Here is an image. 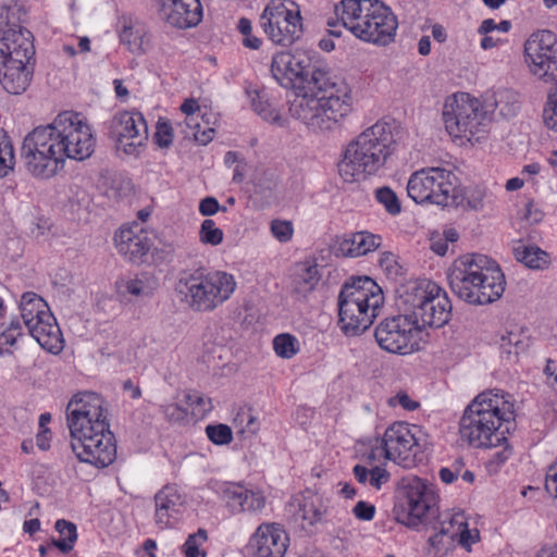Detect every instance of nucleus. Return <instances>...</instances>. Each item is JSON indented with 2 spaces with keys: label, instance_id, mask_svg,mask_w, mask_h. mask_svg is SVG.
I'll return each mask as SVG.
<instances>
[{
  "label": "nucleus",
  "instance_id": "nucleus-29",
  "mask_svg": "<svg viewBox=\"0 0 557 557\" xmlns=\"http://www.w3.org/2000/svg\"><path fill=\"white\" fill-rule=\"evenodd\" d=\"M27 329L36 342L47 351L58 354L63 349L62 333L51 312H44V317L38 318Z\"/></svg>",
  "mask_w": 557,
  "mask_h": 557
},
{
  "label": "nucleus",
  "instance_id": "nucleus-39",
  "mask_svg": "<svg viewBox=\"0 0 557 557\" xmlns=\"http://www.w3.org/2000/svg\"><path fill=\"white\" fill-rule=\"evenodd\" d=\"M498 345L502 354L509 360L525 350L528 338L521 332L508 331L500 335Z\"/></svg>",
  "mask_w": 557,
  "mask_h": 557
},
{
  "label": "nucleus",
  "instance_id": "nucleus-36",
  "mask_svg": "<svg viewBox=\"0 0 557 557\" xmlns=\"http://www.w3.org/2000/svg\"><path fill=\"white\" fill-rule=\"evenodd\" d=\"M515 258L525 267L534 270L547 268L550 262L549 255L537 246L519 243L513 247Z\"/></svg>",
  "mask_w": 557,
  "mask_h": 557
},
{
  "label": "nucleus",
  "instance_id": "nucleus-33",
  "mask_svg": "<svg viewBox=\"0 0 557 557\" xmlns=\"http://www.w3.org/2000/svg\"><path fill=\"white\" fill-rule=\"evenodd\" d=\"M181 110L186 114L185 124L186 127L189 128V132H186L185 136H193L194 139L201 145H207L208 143H210L213 138L214 131L210 127L202 131L200 129L198 123V112L200 110V107L198 102L195 99H186L182 103Z\"/></svg>",
  "mask_w": 557,
  "mask_h": 557
},
{
  "label": "nucleus",
  "instance_id": "nucleus-64",
  "mask_svg": "<svg viewBox=\"0 0 557 557\" xmlns=\"http://www.w3.org/2000/svg\"><path fill=\"white\" fill-rule=\"evenodd\" d=\"M535 557H557V543L543 546Z\"/></svg>",
  "mask_w": 557,
  "mask_h": 557
},
{
  "label": "nucleus",
  "instance_id": "nucleus-22",
  "mask_svg": "<svg viewBox=\"0 0 557 557\" xmlns=\"http://www.w3.org/2000/svg\"><path fill=\"white\" fill-rule=\"evenodd\" d=\"M416 430V425L405 422H395L385 430L382 441L386 447L388 460L404 466L412 460L418 446Z\"/></svg>",
  "mask_w": 557,
  "mask_h": 557
},
{
  "label": "nucleus",
  "instance_id": "nucleus-40",
  "mask_svg": "<svg viewBox=\"0 0 557 557\" xmlns=\"http://www.w3.org/2000/svg\"><path fill=\"white\" fill-rule=\"evenodd\" d=\"M451 522L453 529H455L456 541L458 544L470 550L472 544L480 540V533L476 529L470 530L463 515L457 513L448 517Z\"/></svg>",
  "mask_w": 557,
  "mask_h": 557
},
{
  "label": "nucleus",
  "instance_id": "nucleus-18",
  "mask_svg": "<svg viewBox=\"0 0 557 557\" xmlns=\"http://www.w3.org/2000/svg\"><path fill=\"white\" fill-rule=\"evenodd\" d=\"M110 135L115 139L117 149L136 156L148 140V126L140 112L122 111L113 116Z\"/></svg>",
  "mask_w": 557,
  "mask_h": 557
},
{
  "label": "nucleus",
  "instance_id": "nucleus-63",
  "mask_svg": "<svg viewBox=\"0 0 557 557\" xmlns=\"http://www.w3.org/2000/svg\"><path fill=\"white\" fill-rule=\"evenodd\" d=\"M51 432L49 429H42L36 436V445L41 450H47L50 447Z\"/></svg>",
  "mask_w": 557,
  "mask_h": 557
},
{
  "label": "nucleus",
  "instance_id": "nucleus-49",
  "mask_svg": "<svg viewBox=\"0 0 557 557\" xmlns=\"http://www.w3.org/2000/svg\"><path fill=\"white\" fill-rule=\"evenodd\" d=\"M272 235L281 243H287L293 238L294 226L290 221L275 219L270 225Z\"/></svg>",
  "mask_w": 557,
  "mask_h": 557
},
{
  "label": "nucleus",
  "instance_id": "nucleus-56",
  "mask_svg": "<svg viewBox=\"0 0 557 557\" xmlns=\"http://www.w3.org/2000/svg\"><path fill=\"white\" fill-rule=\"evenodd\" d=\"M388 403L391 406L399 405L404 409L409 410V411H412L419 407V404L417 401L412 400L409 397V395L405 392L397 393L396 396L392 397Z\"/></svg>",
  "mask_w": 557,
  "mask_h": 557
},
{
  "label": "nucleus",
  "instance_id": "nucleus-42",
  "mask_svg": "<svg viewBox=\"0 0 557 557\" xmlns=\"http://www.w3.org/2000/svg\"><path fill=\"white\" fill-rule=\"evenodd\" d=\"M273 349L283 359H290L299 351L298 339L288 333H282L274 337Z\"/></svg>",
  "mask_w": 557,
  "mask_h": 557
},
{
  "label": "nucleus",
  "instance_id": "nucleus-23",
  "mask_svg": "<svg viewBox=\"0 0 557 557\" xmlns=\"http://www.w3.org/2000/svg\"><path fill=\"white\" fill-rule=\"evenodd\" d=\"M367 26L360 40L377 46H387L394 41L398 21L393 11L382 1L375 0Z\"/></svg>",
  "mask_w": 557,
  "mask_h": 557
},
{
  "label": "nucleus",
  "instance_id": "nucleus-28",
  "mask_svg": "<svg viewBox=\"0 0 557 557\" xmlns=\"http://www.w3.org/2000/svg\"><path fill=\"white\" fill-rule=\"evenodd\" d=\"M287 536L274 525H260L251 539V546L257 557H283Z\"/></svg>",
  "mask_w": 557,
  "mask_h": 557
},
{
  "label": "nucleus",
  "instance_id": "nucleus-38",
  "mask_svg": "<svg viewBox=\"0 0 557 557\" xmlns=\"http://www.w3.org/2000/svg\"><path fill=\"white\" fill-rule=\"evenodd\" d=\"M246 94L250 99V104L253 111L260 115L264 121H268L272 124H276L278 126H284L286 124V120L282 117L280 112L273 108L268 100H264L263 97L257 89H246Z\"/></svg>",
  "mask_w": 557,
  "mask_h": 557
},
{
  "label": "nucleus",
  "instance_id": "nucleus-41",
  "mask_svg": "<svg viewBox=\"0 0 557 557\" xmlns=\"http://www.w3.org/2000/svg\"><path fill=\"white\" fill-rule=\"evenodd\" d=\"M15 154L10 137L0 133V178L8 176L14 169Z\"/></svg>",
  "mask_w": 557,
  "mask_h": 557
},
{
  "label": "nucleus",
  "instance_id": "nucleus-45",
  "mask_svg": "<svg viewBox=\"0 0 557 557\" xmlns=\"http://www.w3.org/2000/svg\"><path fill=\"white\" fill-rule=\"evenodd\" d=\"M375 199L392 215L398 214L401 210L397 195L387 186L380 187L375 190Z\"/></svg>",
  "mask_w": 557,
  "mask_h": 557
},
{
  "label": "nucleus",
  "instance_id": "nucleus-37",
  "mask_svg": "<svg viewBox=\"0 0 557 557\" xmlns=\"http://www.w3.org/2000/svg\"><path fill=\"white\" fill-rule=\"evenodd\" d=\"M21 317L26 327L32 325L44 312H50L46 301L35 293H25L20 302Z\"/></svg>",
  "mask_w": 557,
  "mask_h": 557
},
{
  "label": "nucleus",
  "instance_id": "nucleus-32",
  "mask_svg": "<svg viewBox=\"0 0 557 557\" xmlns=\"http://www.w3.org/2000/svg\"><path fill=\"white\" fill-rule=\"evenodd\" d=\"M320 282L317 265H304L296 269L290 281V293L297 299H305Z\"/></svg>",
  "mask_w": 557,
  "mask_h": 557
},
{
  "label": "nucleus",
  "instance_id": "nucleus-55",
  "mask_svg": "<svg viewBox=\"0 0 557 557\" xmlns=\"http://www.w3.org/2000/svg\"><path fill=\"white\" fill-rule=\"evenodd\" d=\"M352 512L357 519L370 521L374 518L375 507L374 505L360 500L354 507Z\"/></svg>",
  "mask_w": 557,
  "mask_h": 557
},
{
  "label": "nucleus",
  "instance_id": "nucleus-50",
  "mask_svg": "<svg viewBox=\"0 0 557 557\" xmlns=\"http://www.w3.org/2000/svg\"><path fill=\"white\" fill-rule=\"evenodd\" d=\"M120 39L123 45L132 52L141 51L143 37L138 30H135L133 26H124L120 34Z\"/></svg>",
  "mask_w": 557,
  "mask_h": 557
},
{
  "label": "nucleus",
  "instance_id": "nucleus-12",
  "mask_svg": "<svg viewBox=\"0 0 557 557\" xmlns=\"http://www.w3.org/2000/svg\"><path fill=\"white\" fill-rule=\"evenodd\" d=\"M259 25L273 45L284 48L304 34L300 7L293 0H271L260 14Z\"/></svg>",
  "mask_w": 557,
  "mask_h": 557
},
{
  "label": "nucleus",
  "instance_id": "nucleus-10",
  "mask_svg": "<svg viewBox=\"0 0 557 557\" xmlns=\"http://www.w3.org/2000/svg\"><path fill=\"white\" fill-rule=\"evenodd\" d=\"M397 522L409 527H429L438 517L437 495L432 484L410 478L398 490L393 509Z\"/></svg>",
  "mask_w": 557,
  "mask_h": 557
},
{
  "label": "nucleus",
  "instance_id": "nucleus-47",
  "mask_svg": "<svg viewBox=\"0 0 557 557\" xmlns=\"http://www.w3.org/2000/svg\"><path fill=\"white\" fill-rule=\"evenodd\" d=\"M206 434L215 445H226L233 440L232 430L226 424L208 425L206 428Z\"/></svg>",
  "mask_w": 557,
  "mask_h": 557
},
{
  "label": "nucleus",
  "instance_id": "nucleus-34",
  "mask_svg": "<svg viewBox=\"0 0 557 557\" xmlns=\"http://www.w3.org/2000/svg\"><path fill=\"white\" fill-rule=\"evenodd\" d=\"M325 506L322 499L313 494L304 496L295 512V519L301 521V527L313 525L322 519L325 513Z\"/></svg>",
  "mask_w": 557,
  "mask_h": 557
},
{
  "label": "nucleus",
  "instance_id": "nucleus-44",
  "mask_svg": "<svg viewBox=\"0 0 557 557\" xmlns=\"http://www.w3.org/2000/svg\"><path fill=\"white\" fill-rule=\"evenodd\" d=\"M184 401L187 406L193 408V413L195 416H203L207 412L211 411L213 408L211 399L196 391H189L185 393Z\"/></svg>",
  "mask_w": 557,
  "mask_h": 557
},
{
  "label": "nucleus",
  "instance_id": "nucleus-13",
  "mask_svg": "<svg viewBox=\"0 0 557 557\" xmlns=\"http://www.w3.org/2000/svg\"><path fill=\"white\" fill-rule=\"evenodd\" d=\"M71 447L76 457L97 468H106L116 458V445L109 422L70 431Z\"/></svg>",
  "mask_w": 557,
  "mask_h": 557
},
{
  "label": "nucleus",
  "instance_id": "nucleus-25",
  "mask_svg": "<svg viewBox=\"0 0 557 557\" xmlns=\"http://www.w3.org/2000/svg\"><path fill=\"white\" fill-rule=\"evenodd\" d=\"M222 497L234 513H257L265 506V496L259 490L248 488L240 483H226L222 487Z\"/></svg>",
  "mask_w": 557,
  "mask_h": 557
},
{
  "label": "nucleus",
  "instance_id": "nucleus-59",
  "mask_svg": "<svg viewBox=\"0 0 557 557\" xmlns=\"http://www.w3.org/2000/svg\"><path fill=\"white\" fill-rule=\"evenodd\" d=\"M18 331H20L18 322H16V323L12 322L11 326L7 331H4L0 334V346L14 345L16 342V337L20 335Z\"/></svg>",
  "mask_w": 557,
  "mask_h": 557
},
{
  "label": "nucleus",
  "instance_id": "nucleus-60",
  "mask_svg": "<svg viewBox=\"0 0 557 557\" xmlns=\"http://www.w3.org/2000/svg\"><path fill=\"white\" fill-rule=\"evenodd\" d=\"M51 544L60 549L63 554L70 553L75 544L73 529L67 532V539L52 540Z\"/></svg>",
  "mask_w": 557,
  "mask_h": 557
},
{
  "label": "nucleus",
  "instance_id": "nucleus-8",
  "mask_svg": "<svg viewBox=\"0 0 557 557\" xmlns=\"http://www.w3.org/2000/svg\"><path fill=\"white\" fill-rule=\"evenodd\" d=\"M400 300L405 311L418 322L420 333L426 327L440 329L450 320L451 302L446 292L432 281L407 283Z\"/></svg>",
  "mask_w": 557,
  "mask_h": 557
},
{
  "label": "nucleus",
  "instance_id": "nucleus-14",
  "mask_svg": "<svg viewBox=\"0 0 557 557\" xmlns=\"http://www.w3.org/2000/svg\"><path fill=\"white\" fill-rule=\"evenodd\" d=\"M456 176L444 168H428L411 174L408 196L417 203L447 206L455 190Z\"/></svg>",
  "mask_w": 557,
  "mask_h": 557
},
{
  "label": "nucleus",
  "instance_id": "nucleus-9",
  "mask_svg": "<svg viewBox=\"0 0 557 557\" xmlns=\"http://www.w3.org/2000/svg\"><path fill=\"white\" fill-rule=\"evenodd\" d=\"M39 127L49 135L62 162L65 158L85 160L95 150L96 139L91 128L78 113L64 111L52 123Z\"/></svg>",
  "mask_w": 557,
  "mask_h": 557
},
{
  "label": "nucleus",
  "instance_id": "nucleus-11",
  "mask_svg": "<svg viewBox=\"0 0 557 557\" xmlns=\"http://www.w3.org/2000/svg\"><path fill=\"white\" fill-rule=\"evenodd\" d=\"M490 121L481 101L469 94H457L445 101L443 122L447 133L455 138L479 140L487 132Z\"/></svg>",
  "mask_w": 557,
  "mask_h": 557
},
{
  "label": "nucleus",
  "instance_id": "nucleus-48",
  "mask_svg": "<svg viewBox=\"0 0 557 557\" xmlns=\"http://www.w3.org/2000/svg\"><path fill=\"white\" fill-rule=\"evenodd\" d=\"M207 531L199 529L195 534H190L184 544L185 557H198L200 555L199 547L207 541ZM206 555L205 552L201 553Z\"/></svg>",
  "mask_w": 557,
  "mask_h": 557
},
{
  "label": "nucleus",
  "instance_id": "nucleus-17",
  "mask_svg": "<svg viewBox=\"0 0 557 557\" xmlns=\"http://www.w3.org/2000/svg\"><path fill=\"white\" fill-rule=\"evenodd\" d=\"M48 136L40 127H36L23 141L22 158L27 172L35 177L54 176L62 163Z\"/></svg>",
  "mask_w": 557,
  "mask_h": 557
},
{
  "label": "nucleus",
  "instance_id": "nucleus-2",
  "mask_svg": "<svg viewBox=\"0 0 557 557\" xmlns=\"http://www.w3.org/2000/svg\"><path fill=\"white\" fill-rule=\"evenodd\" d=\"M513 404L500 391L479 394L466 408L459 423L463 442L475 448L497 447L515 422Z\"/></svg>",
  "mask_w": 557,
  "mask_h": 557
},
{
  "label": "nucleus",
  "instance_id": "nucleus-15",
  "mask_svg": "<svg viewBox=\"0 0 557 557\" xmlns=\"http://www.w3.org/2000/svg\"><path fill=\"white\" fill-rule=\"evenodd\" d=\"M407 311L383 320L375 329L379 346L392 354L407 355L418 349L420 331Z\"/></svg>",
  "mask_w": 557,
  "mask_h": 557
},
{
  "label": "nucleus",
  "instance_id": "nucleus-51",
  "mask_svg": "<svg viewBox=\"0 0 557 557\" xmlns=\"http://www.w3.org/2000/svg\"><path fill=\"white\" fill-rule=\"evenodd\" d=\"M161 409L165 419L173 423L184 422L188 416L187 410L175 403L164 405Z\"/></svg>",
  "mask_w": 557,
  "mask_h": 557
},
{
  "label": "nucleus",
  "instance_id": "nucleus-7",
  "mask_svg": "<svg viewBox=\"0 0 557 557\" xmlns=\"http://www.w3.org/2000/svg\"><path fill=\"white\" fill-rule=\"evenodd\" d=\"M235 288L236 281L232 274L207 272L205 269L184 272L176 286L188 308L195 312H212L231 298Z\"/></svg>",
  "mask_w": 557,
  "mask_h": 557
},
{
  "label": "nucleus",
  "instance_id": "nucleus-4",
  "mask_svg": "<svg viewBox=\"0 0 557 557\" xmlns=\"http://www.w3.org/2000/svg\"><path fill=\"white\" fill-rule=\"evenodd\" d=\"M395 149L392 125L379 121L347 145L338 174L346 183L364 181L385 165Z\"/></svg>",
  "mask_w": 557,
  "mask_h": 557
},
{
  "label": "nucleus",
  "instance_id": "nucleus-16",
  "mask_svg": "<svg viewBox=\"0 0 557 557\" xmlns=\"http://www.w3.org/2000/svg\"><path fill=\"white\" fill-rule=\"evenodd\" d=\"M529 71L539 79L557 84V39L550 30L532 34L524 42Z\"/></svg>",
  "mask_w": 557,
  "mask_h": 557
},
{
  "label": "nucleus",
  "instance_id": "nucleus-53",
  "mask_svg": "<svg viewBox=\"0 0 557 557\" xmlns=\"http://www.w3.org/2000/svg\"><path fill=\"white\" fill-rule=\"evenodd\" d=\"M485 191L481 188L469 189L466 194L468 207L472 210H482L484 207Z\"/></svg>",
  "mask_w": 557,
  "mask_h": 557
},
{
  "label": "nucleus",
  "instance_id": "nucleus-54",
  "mask_svg": "<svg viewBox=\"0 0 557 557\" xmlns=\"http://www.w3.org/2000/svg\"><path fill=\"white\" fill-rule=\"evenodd\" d=\"M156 140L159 147L166 148L172 144V127L168 123H159L156 132Z\"/></svg>",
  "mask_w": 557,
  "mask_h": 557
},
{
  "label": "nucleus",
  "instance_id": "nucleus-61",
  "mask_svg": "<svg viewBox=\"0 0 557 557\" xmlns=\"http://www.w3.org/2000/svg\"><path fill=\"white\" fill-rule=\"evenodd\" d=\"M54 528L62 539H67V532H70V530L73 529L75 541L77 540L76 525L73 522L66 521L64 519H59L55 522Z\"/></svg>",
  "mask_w": 557,
  "mask_h": 557
},
{
  "label": "nucleus",
  "instance_id": "nucleus-20",
  "mask_svg": "<svg viewBox=\"0 0 557 557\" xmlns=\"http://www.w3.org/2000/svg\"><path fill=\"white\" fill-rule=\"evenodd\" d=\"M386 453L382 438H375L360 456L363 465H356L352 469L356 480L361 484L368 482L375 490L386 484L391 479V474L382 466L384 460H388Z\"/></svg>",
  "mask_w": 557,
  "mask_h": 557
},
{
  "label": "nucleus",
  "instance_id": "nucleus-46",
  "mask_svg": "<svg viewBox=\"0 0 557 557\" xmlns=\"http://www.w3.org/2000/svg\"><path fill=\"white\" fill-rule=\"evenodd\" d=\"M199 239L202 244L216 246L223 242V231L211 219H206L200 226Z\"/></svg>",
  "mask_w": 557,
  "mask_h": 557
},
{
  "label": "nucleus",
  "instance_id": "nucleus-62",
  "mask_svg": "<svg viewBox=\"0 0 557 557\" xmlns=\"http://www.w3.org/2000/svg\"><path fill=\"white\" fill-rule=\"evenodd\" d=\"M543 216L544 214L542 211L533 209L531 205H528L523 215V220H525L530 224H536L540 221H542Z\"/></svg>",
  "mask_w": 557,
  "mask_h": 557
},
{
  "label": "nucleus",
  "instance_id": "nucleus-58",
  "mask_svg": "<svg viewBox=\"0 0 557 557\" xmlns=\"http://www.w3.org/2000/svg\"><path fill=\"white\" fill-rule=\"evenodd\" d=\"M219 210H221V207L214 197H206L199 203V212L205 216L213 215Z\"/></svg>",
  "mask_w": 557,
  "mask_h": 557
},
{
  "label": "nucleus",
  "instance_id": "nucleus-35",
  "mask_svg": "<svg viewBox=\"0 0 557 557\" xmlns=\"http://www.w3.org/2000/svg\"><path fill=\"white\" fill-rule=\"evenodd\" d=\"M121 293L128 294L135 298H145L153 295L158 282L153 275L144 273L134 278L122 280L117 283Z\"/></svg>",
  "mask_w": 557,
  "mask_h": 557
},
{
  "label": "nucleus",
  "instance_id": "nucleus-30",
  "mask_svg": "<svg viewBox=\"0 0 557 557\" xmlns=\"http://www.w3.org/2000/svg\"><path fill=\"white\" fill-rule=\"evenodd\" d=\"M434 534L428 539V554L432 557H446L456 545V533L449 519L432 523Z\"/></svg>",
  "mask_w": 557,
  "mask_h": 557
},
{
  "label": "nucleus",
  "instance_id": "nucleus-24",
  "mask_svg": "<svg viewBox=\"0 0 557 557\" xmlns=\"http://www.w3.org/2000/svg\"><path fill=\"white\" fill-rule=\"evenodd\" d=\"M375 0H342L335 5L336 20H329L327 25H343L354 36L360 39L367 26Z\"/></svg>",
  "mask_w": 557,
  "mask_h": 557
},
{
  "label": "nucleus",
  "instance_id": "nucleus-19",
  "mask_svg": "<svg viewBox=\"0 0 557 557\" xmlns=\"http://www.w3.org/2000/svg\"><path fill=\"white\" fill-rule=\"evenodd\" d=\"M70 431L83 430L96 423L109 422L102 397L92 392L75 394L66 407Z\"/></svg>",
  "mask_w": 557,
  "mask_h": 557
},
{
  "label": "nucleus",
  "instance_id": "nucleus-3",
  "mask_svg": "<svg viewBox=\"0 0 557 557\" xmlns=\"http://www.w3.org/2000/svg\"><path fill=\"white\" fill-rule=\"evenodd\" d=\"M451 292L470 305H487L505 292V276L495 261L484 255H465L448 269Z\"/></svg>",
  "mask_w": 557,
  "mask_h": 557
},
{
  "label": "nucleus",
  "instance_id": "nucleus-43",
  "mask_svg": "<svg viewBox=\"0 0 557 557\" xmlns=\"http://www.w3.org/2000/svg\"><path fill=\"white\" fill-rule=\"evenodd\" d=\"M495 104L505 116L516 115L520 108L518 95L509 89L502 90L497 94Z\"/></svg>",
  "mask_w": 557,
  "mask_h": 557
},
{
  "label": "nucleus",
  "instance_id": "nucleus-5",
  "mask_svg": "<svg viewBox=\"0 0 557 557\" xmlns=\"http://www.w3.org/2000/svg\"><path fill=\"white\" fill-rule=\"evenodd\" d=\"M0 14V23H5V39L9 40L5 47V60L0 62V83L2 87L12 95L23 94L29 86L33 78V65L30 60L35 54L32 34L14 21L15 8H3Z\"/></svg>",
  "mask_w": 557,
  "mask_h": 557
},
{
  "label": "nucleus",
  "instance_id": "nucleus-26",
  "mask_svg": "<svg viewBox=\"0 0 557 557\" xmlns=\"http://www.w3.org/2000/svg\"><path fill=\"white\" fill-rule=\"evenodd\" d=\"M114 243L119 252L129 261L141 259L151 247L148 233L138 223L122 226L114 235Z\"/></svg>",
  "mask_w": 557,
  "mask_h": 557
},
{
  "label": "nucleus",
  "instance_id": "nucleus-57",
  "mask_svg": "<svg viewBox=\"0 0 557 557\" xmlns=\"http://www.w3.org/2000/svg\"><path fill=\"white\" fill-rule=\"evenodd\" d=\"M545 490L557 499V462L548 468L545 480Z\"/></svg>",
  "mask_w": 557,
  "mask_h": 557
},
{
  "label": "nucleus",
  "instance_id": "nucleus-52",
  "mask_svg": "<svg viewBox=\"0 0 557 557\" xmlns=\"http://www.w3.org/2000/svg\"><path fill=\"white\" fill-rule=\"evenodd\" d=\"M544 124L552 131L557 132V98L549 100L543 110Z\"/></svg>",
  "mask_w": 557,
  "mask_h": 557
},
{
  "label": "nucleus",
  "instance_id": "nucleus-1",
  "mask_svg": "<svg viewBox=\"0 0 557 557\" xmlns=\"http://www.w3.org/2000/svg\"><path fill=\"white\" fill-rule=\"evenodd\" d=\"M271 73L281 86L295 90L289 114L313 133L339 128L352 112L350 86L329 71L312 66L304 54H274Z\"/></svg>",
  "mask_w": 557,
  "mask_h": 557
},
{
  "label": "nucleus",
  "instance_id": "nucleus-21",
  "mask_svg": "<svg viewBox=\"0 0 557 557\" xmlns=\"http://www.w3.org/2000/svg\"><path fill=\"white\" fill-rule=\"evenodd\" d=\"M154 3L159 20L171 27L186 29L201 22L199 0H154Z\"/></svg>",
  "mask_w": 557,
  "mask_h": 557
},
{
  "label": "nucleus",
  "instance_id": "nucleus-31",
  "mask_svg": "<svg viewBox=\"0 0 557 557\" xmlns=\"http://www.w3.org/2000/svg\"><path fill=\"white\" fill-rule=\"evenodd\" d=\"M381 245V237L369 232H357L344 238L338 252L344 257H360L375 250Z\"/></svg>",
  "mask_w": 557,
  "mask_h": 557
},
{
  "label": "nucleus",
  "instance_id": "nucleus-6",
  "mask_svg": "<svg viewBox=\"0 0 557 557\" xmlns=\"http://www.w3.org/2000/svg\"><path fill=\"white\" fill-rule=\"evenodd\" d=\"M384 302L380 286L370 277L347 282L338 296V325L347 336L368 330Z\"/></svg>",
  "mask_w": 557,
  "mask_h": 557
},
{
  "label": "nucleus",
  "instance_id": "nucleus-27",
  "mask_svg": "<svg viewBox=\"0 0 557 557\" xmlns=\"http://www.w3.org/2000/svg\"><path fill=\"white\" fill-rule=\"evenodd\" d=\"M156 523L160 529L173 527L181 518L184 498L174 485H166L154 496Z\"/></svg>",
  "mask_w": 557,
  "mask_h": 557
}]
</instances>
